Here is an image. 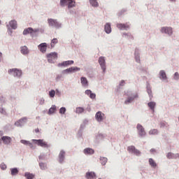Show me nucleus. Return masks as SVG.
<instances>
[{
	"instance_id": "obj_30",
	"label": "nucleus",
	"mask_w": 179,
	"mask_h": 179,
	"mask_svg": "<svg viewBox=\"0 0 179 179\" xmlns=\"http://www.w3.org/2000/svg\"><path fill=\"white\" fill-rule=\"evenodd\" d=\"M11 176H17L19 173V170L17 168L11 169H10Z\"/></svg>"
},
{
	"instance_id": "obj_6",
	"label": "nucleus",
	"mask_w": 179,
	"mask_h": 179,
	"mask_svg": "<svg viewBox=\"0 0 179 179\" xmlns=\"http://www.w3.org/2000/svg\"><path fill=\"white\" fill-rule=\"evenodd\" d=\"M161 32L171 36L173 34V28L171 27H163L161 29Z\"/></svg>"
},
{
	"instance_id": "obj_36",
	"label": "nucleus",
	"mask_w": 179,
	"mask_h": 179,
	"mask_svg": "<svg viewBox=\"0 0 179 179\" xmlns=\"http://www.w3.org/2000/svg\"><path fill=\"white\" fill-rule=\"evenodd\" d=\"M147 93L149 94L150 99L152 100L153 95H152V89L148 88L147 89Z\"/></svg>"
},
{
	"instance_id": "obj_2",
	"label": "nucleus",
	"mask_w": 179,
	"mask_h": 179,
	"mask_svg": "<svg viewBox=\"0 0 179 179\" xmlns=\"http://www.w3.org/2000/svg\"><path fill=\"white\" fill-rule=\"evenodd\" d=\"M47 58L50 64H54V61L58 58V53L54 52L47 55Z\"/></svg>"
},
{
	"instance_id": "obj_27",
	"label": "nucleus",
	"mask_w": 179,
	"mask_h": 179,
	"mask_svg": "<svg viewBox=\"0 0 179 179\" xmlns=\"http://www.w3.org/2000/svg\"><path fill=\"white\" fill-rule=\"evenodd\" d=\"M89 1L92 6H94V8H97V6H99V2H97V0H89Z\"/></svg>"
},
{
	"instance_id": "obj_31",
	"label": "nucleus",
	"mask_w": 179,
	"mask_h": 179,
	"mask_svg": "<svg viewBox=\"0 0 179 179\" xmlns=\"http://www.w3.org/2000/svg\"><path fill=\"white\" fill-rule=\"evenodd\" d=\"M25 177L27 179H33L34 178V175L33 173H30L29 172L25 173Z\"/></svg>"
},
{
	"instance_id": "obj_44",
	"label": "nucleus",
	"mask_w": 179,
	"mask_h": 179,
	"mask_svg": "<svg viewBox=\"0 0 179 179\" xmlns=\"http://www.w3.org/2000/svg\"><path fill=\"white\" fill-rule=\"evenodd\" d=\"M73 72H78V71H80V68L73 66Z\"/></svg>"
},
{
	"instance_id": "obj_29",
	"label": "nucleus",
	"mask_w": 179,
	"mask_h": 179,
	"mask_svg": "<svg viewBox=\"0 0 179 179\" xmlns=\"http://www.w3.org/2000/svg\"><path fill=\"white\" fill-rule=\"evenodd\" d=\"M58 43V39L57 38H53L52 41H51V43H50V47L52 48H54L55 47V44H57Z\"/></svg>"
},
{
	"instance_id": "obj_10",
	"label": "nucleus",
	"mask_w": 179,
	"mask_h": 179,
	"mask_svg": "<svg viewBox=\"0 0 179 179\" xmlns=\"http://www.w3.org/2000/svg\"><path fill=\"white\" fill-rule=\"evenodd\" d=\"M95 117L96 121L101 122V121L104 120V113H103L101 111H99L96 113Z\"/></svg>"
},
{
	"instance_id": "obj_55",
	"label": "nucleus",
	"mask_w": 179,
	"mask_h": 179,
	"mask_svg": "<svg viewBox=\"0 0 179 179\" xmlns=\"http://www.w3.org/2000/svg\"><path fill=\"white\" fill-rule=\"evenodd\" d=\"M171 2H176V0H170Z\"/></svg>"
},
{
	"instance_id": "obj_56",
	"label": "nucleus",
	"mask_w": 179,
	"mask_h": 179,
	"mask_svg": "<svg viewBox=\"0 0 179 179\" xmlns=\"http://www.w3.org/2000/svg\"><path fill=\"white\" fill-rule=\"evenodd\" d=\"M151 152H155V149H151Z\"/></svg>"
},
{
	"instance_id": "obj_54",
	"label": "nucleus",
	"mask_w": 179,
	"mask_h": 179,
	"mask_svg": "<svg viewBox=\"0 0 179 179\" xmlns=\"http://www.w3.org/2000/svg\"><path fill=\"white\" fill-rule=\"evenodd\" d=\"M161 127H164V123H162Z\"/></svg>"
},
{
	"instance_id": "obj_43",
	"label": "nucleus",
	"mask_w": 179,
	"mask_h": 179,
	"mask_svg": "<svg viewBox=\"0 0 179 179\" xmlns=\"http://www.w3.org/2000/svg\"><path fill=\"white\" fill-rule=\"evenodd\" d=\"M66 108L62 107V108H61L60 110H59V113H60V114H64V113H66Z\"/></svg>"
},
{
	"instance_id": "obj_53",
	"label": "nucleus",
	"mask_w": 179,
	"mask_h": 179,
	"mask_svg": "<svg viewBox=\"0 0 179 179\" xmlns=\"http://www.w3.org/2000/svg\"><path fill=\"white\" fill-rule=\"evenodd\" d=\"M0 58H2V52H0Z\"/></svg>"
},
{
	"instance_id": "obj_50",
	"label": "nucleus",
	"mask_w": 179,
	"mask_h": 179,
	"mask_svg": "<svg viewBox=\"0 0 179 179\" xmlns=\"http://www.w3.org/2000/svg\"><path fill=\"white\" fill-rule=\"evenodd\" d=\"M124 83H125V81L122 80V81L120 82V86H124Z\"/></svg>"
},
{
	"instance_id": "obj_16",
	"label": "nucleus",
	"mask_w": 179,
	"mask_h": 179,
	"mask_svg": "<svg viewBox=\"0 0 179 179\" xmlns=\"http://www.w3.org/2000/svg\"><path fill=\"white\" fill-rule=\"evenodd\" d=\"M65 160V151L62 150L59 154V163H62Z\"/></svg>"
},
{
	"instance_id": "obj_26",
	"label": "nucleus",
	"mask_w": 179,
	"mask_h": 179,
	"mask_svg": "<svg viewBox=\"0 0 179 179\" xmlns=\"http://www.w3.org/2000/svg\"><path fill=\"white\" fill-rule=\"evenodd\" d=\"M81 84L83 85V86H88V82H87V79L85 77H82L81 78Z\"/></svg>"
},
{
	"instance_id": "obj_12",
	"label": "nucleus",
	"mask_w": 179,
	"mask_h": 179,
	"mask_svg": "<svg viewBox=\"0 0 179 179\" xmlns=\"http://www.w3.org/2000/svg\"><path fill=\"white\" fill-rule=\"evenodd\" d=\"M117 29H120V30H127V29H129V24H117Z\"/></svg>"
},
{
	"instance_id": "obj_13",
	"label": "nucleus",
	"mask_w": 179,
	"mask_h": 179,
	"mask_svg": "<svg viewBox=\"0 0 179 179\" xmlns=\"http://www.w3.org/2000/svg\"><path fill=\"white\" fill-rule=\"evenodd\" d=\"M38 50L41 51V52H45L47 51V43H42L38 46Z\"/></svg>"
},
{
	"instance_id": "obj_4",
	"label": "nucleus",
	"mask_w": 179,
	"mask_h": 179,
	"mask_svg": "<svg viewBox=\"0 0 179 179\" xmlns=\"http://www.w3.org/2000/svg\"><path fill=\"white\" fill-rule=\"evenodd\" d=\"M48 22L49 26H51V27H56V29H58L61 27V24L59 22H57V20L49 18L48 20Z\"/></svg>"
},
{
	"instance_id": "obj_49",
	"label": "nucleus",
	"mask_w": 179,
	"mask_h": 179,
	"mask_svg": "<svg viewBox=\"0 0 179 179\" xmlns=\"http://www.w3.org/2000/svg\"><path fill=\"white\" fill-rule=\"evenodd\" d=\"M1 111L2 114H6V112L3 110V109H0V112Z\"/></svg>"
},
{
	"instance_id": "obj_45",
	"label": "nucleus",
	"mask_w": 179,
	"mask_h": 179,
	"mask_svg": "<svg viewBox=\"0 0 179 179\" xmlns=\"http://www.w3.org/2000/svg\"><path fill=\"white\" fill-rule=\"evenodd\" d=\"M85 94H87V96H90L92 94V90H87L85 91Z\"/></svg>"
},
{
	"instance_id": "obj_58",
	"label": "nucleus",
	"mask_w": 179,
	"mask_h": 179,
	"mask_svg": "<svg viewBox=\"0 0 179 179\" xmlns=\"http://www.w3.org/2000/svg\"><path fill=\"white\" fill-rule=\"evenodd\" d=\"M0 24H1V21H0Z\"/></svg>"
},
{
	"instance_id": "obj_32",
	"label": "nucleus",
	"mask_w": 179,
	"mask_h": 179,
	"mask_svg": "<svg viewBox=\"0 0 179 179\" xmlns=\"http://www.w3.org/2000/svg\"><path fill=\"white\" fill-rule=\"evenodd\" d=\"M83 111H85V109L82 107H78V108H76V113L77 114H82V113H83Z\"/></svg>"
},
{
	"instance_id": "obj_17",
	"label": "nucleus",
	"mask_w": 179,
	"mask_h": 179,
	"mask_svg": "<svg viewBox=\"0 0 179 179\" xmlns=\"http://www.w3.org/2000/svg\"><path fill=\"white\" fill-rule=\"evenodd\" d=\"M73 60H68L63 62L62 64H59L58 66H68V65H73Z\"/></svg>"
},
{
	"instance_id": "obj_22",
	"label": "nucleus",
	"mask_w": 179,
	"mask_h": 179,
	"mask_svg": "<svg viewBox=\"0 0 179 179\" xmlns=\"http://www.w3.org/2000/svg\"><path fill=\"white\" fill-rule=\"evenodd\" d=\"M57 111V106L55 105L52 106V107L49 109L48 114L51 115V114H54Z\"/></svg>"
},
{
	"instance_id": "obj_9",
	"label": "nucleus",
	"mask_w": 179,
	"mask_h": 179,
	"mask_svg": "<svg viewBox=\"0 0 179 179\" xmlns=\"http://www.w3.org/2000/svg\"><path fill=\"white\" fill-rule=\"evenodd\" d=\"M136 128L138 131V135L141 136H145L146 135V131H145V128H143V125L138 124Z\"/></svg>"
},
{
	"instance_id": "obj_18",
	"label": "nucleus",
	"mask_w": 179,
	"mask_h": 179,
	"mask_svg": "<svg viewBox=\"0 0 179 179\" xmlns=\"http://www.w3.org/2000/svg\"><path fill=\"white\" fill-rule=\"evenodd\" d=\"M86 178L87 179H96V173L94 172H87L86 173Z\"/></svg>"
},
{
	"instance_id": "obj_14",
	"label": "nucleus",
	"mask_w": 179,
	"mask_h": 179,
	"mask_svg": "<svg viewBox=\"0 0 179 179\" xmlns=\"http://www.w3.org/2000/svg\"><path fill=\"white\" fill-rule=\"evenodd\" d=\"M1 141H3L4 145H9L12 142V138L9 136H3Z\"/></svg>"
},
{
	"instance_id": "obj_15",
	"label": "nucleus",
	"mask_w": 179,
	"mask_h": 179,
	"mask_svg": "<svg viewBox=\"0 0 179 179\" xmlns=\"http://www.w3.org/2000/svg\"><path fill=\"white\" fill-rule=\"evenodd\" d=\"M137 97L138 94H136L135 95L129 97L127 100L124 101V104H129V103H132V101H134V100H135V99H136Z\"/></svg>"
},
{
	"instance_id": "obj_24",
	"label": "nucleus",
	"mask_w": 179,
	"mask_h": 179,
	"mask_svg": "<svg viewBox=\"0 0 179 179\" xmlns=\"http://www.w3.org/2000/svg\"><path fill=\"white\" fill-rule=\"evenodd\" d=\"M148 106L152 110V112L155 113V107H156V103L155 102H150V103H148Z\"/></svg>"
},
{
	"instance_id": "obj_8",
	"label": "nucleus",
	"mask_w": 179,
	"mask_h": 179,
	"mask_svg": "<svg viewBox=\"0 0 179 179\" xmlns=\"http://www.w3.org/2000/svg\"><path fill=\"white\" fill-rule=\"evenodd\" d=\"M35 143L38 145V146H41V148H48V144L44 140H34Z\"/></svg>"
},
{
	"instance_id": "obj_48",
	"label": "nucleus",
	"mask_w": 179,
	"mask_h": 179,
	"mask_svg": "<svg viewBox=\"0 0 179 179\" xmlns=\"http://www.w3.org/2000/svg\"><path fill=\"white\" fill-rule=\"evenodd\" d=\"M90 99H96V94L91 93L90 95Z\"/></svg>"
},
{
	"instance_id": "obj_38",
	"label": "nucleus",
	"mask_w": 179,
	"mask_h": 179,
	"mask_svg": "<svg viewBox=\"0 0 179 179\" xmlns=\"http://www.w3.org/2000/svg\"><path fill=\"white\" fill-rule=\"evenodd\" d=\"M49 96L50 97H54L55 96V90H52L50 92H49Z\"/></svg>"
},
{
	"instance_id": "obj_33",
	"label": "nucleus",
	"mask_w": 179,
	"mask_h": 179,
	"mask_svg": "<svg viewBox=\"0 0 179 179\" xmlns=\"http://www.w3.org/2000/svg\"><path fill=\"white\" fill-rule=\"evenodd\" d=\"M107 158L106 157H101L100 158V162H101V164H102V166H106V164L107 163Z\"/></svg>"
},
{
	"instance_id": "obj_57",
	"label": "nucleus",
	"mask_w": 179,
	"mask_h": 179,
	"mask_svg": "<svg viewBox=\"0 0 179 179\" xmlns=\"http://www.w3.org/2000/svg\"><path fill=\"white\" fill-rule=\"evenodd\" d=\"M1 141H0V145H1Z\"/></svg>"
},
{
	"instance_id": "obj_25",
	"label": "nucleus",
	"mask_w": 179,
	"mask_h": 179,
	"mask_svg": "<svg viewBox=\"0 0 179 179\" xmlns=\"http://www.w3.org/2000/svg\"><path fill=\"white\" fill-rule=\"evenodd\" d=\"M159 76H160L161 79H164V80L167 79V76L166 75V72L163 70H162L159 72Z\"/></svg>"
},
{
	"instance_id": "obj_41",
	"label": "nucleus",
	"mask_w": 179,
	"mask_h": 179,
	"mask_svg": "<svg viewBox=\"0 0 179 179\" xmlns=\"http://www.w3.org/2000/svg\"><path fill=\"white\" fill-rule=\"evenodd\" d=\"M39 166H40L41 170H45V164L41 162V163H39Z\"/></svg>"
},
{
	"instance_id": "obj_52",
	"label": "nucleus",
	"mask_w": 179,
	"mask_h": 179,
	"mask_svg": "<svg viewBox=\"0 0 179 179\" xmlns=\"http://www.w3.org/2000/svg\"><path fill=\"white\" fill-rule=\"evenodd\" d=\"M35 132H36V134H38V132H40V129H38V128L36 129H35Z\"/></svg>"
},
{
	"instance_id": "obj_1",
	"label": "nucleus",
	"mask_w": 179,
	"mask_h": 179,
	"mask_svg": "<svg viewBox=\"0 0 179 179\" xmlns=\"http://www.w3.org/2000/svg\"><path fill=\"white\" fill-rule=\"evenodd\" d=\"M60 5L61 6H67L68 9H71V8H74L76 2L75 0H60Z\"/></svg>"
},
{
	"instance_id": "obj_5",
	"label": "nucleus",
	"mask_w": 179,
	"mask_h": 179,
	"mask_svg": "<svg viewBox=\"0 0 179 179\" xmlns=\"http://www.w3.org/2000/svg\"><path fill=\"white\" fill-rule=\"evenodd\" d=\"M127 150L128 152H129V153H134V155H136V156H139L141 155V151L136 149L134 145L129 146L127 148Z\"/></svg>"
},
{
	"instance_id": "obj_47",
	"label": "nucleus",
	"mask_w": 179,
	"mask_h": 179,
	"mask_svg": "<svg viewBox=\"0 0 179 179\" xmlns=\"http://www.w3.org/2000/svg\"><path fill=\"white\" fill-rule=\"evenodd\" d=\"M135 58H136V62H141V59H139V57L138 55H135Z\"/></svg>"
},
{
	"instance_id": "obj_42",
	"label": "nucleus",
	"mask_w": 179,
	"mask_h": 179,
	"mask_svg": "<svg viewBox=\"0 0 179 179\" xmlns=\"http://www.w3.org/2000/svg\"><path fill=\"white\" fill-rule=\"evenodd\" d=\"M173 79H175V80H178L179 79V74L178 72H176L173 76Z\"/></svg>"
},
{
	"instance_id": "obj_11",
	"label": "nucleus",
	"mask_w": 179,
	"mask_h": 179,
	"mask_svg": "<svg viewBox=\"0 0 179 179\" xmlns=\"http://www.w3.org/2000/svg\"><path fill=\"white\" fill-rule=\"evenodd\" d=\"M38 31V29H33L31 27H29L24 30L23 34H33V33H37Z\"/></svg>"
},
{
	"instance_id": "obj_28",
	"label": "nucleus",
	"mask_w": 179,
	"mask_h": 179,
	"mask_svg": "<svg viewBox=\"0 0 179 179\" xmlns=\"http://www.w3.org/2000/svg\"><path fill=\"white\" fill-rule=\"evenodd\" d=\"M149 164L150 166H151V167H157V164H156V162H155V160H153V159L150 158L149 159Z\"/></svg>"
},
{
	"instance_id": "obj_46",
	"label": "nucleus",
	"mask_w": 179,
	"mask_h": 179,
	"mask_svg": "<svg viewBox=\"0 0 179 179\" xmlns=\"http://www.w3.org/2000/svg\"><path fill=\"white\" fill-rule=\"evenodd\" d=\"M1 170H6V165L1 164Z\"/></svg>"
},
{
	"instance_id": "obj_35",
	"label": "nucleus",
	"mask_w": 179,
	"mask_h": 179,
	"mask_svg": "<svg viewBox=\"0 0 179 179\" xmlns=\"http://www.w3.org/2000/svg\"><path fill=\"white\" fill-rule=\"evenodd\" d=\"M168 159H176V155L171 152H169L166 155Z\"/></svg>"
},
{
	"instance_id": "obj_19",
	"label": "nucleus",
	"mask_w": 179,
	"mask_h": 179,
	"mask_svg": "<svg viewBox=\"0 0 179 179\" xmlns=\"http://www.w3.org/2000/svg\"><path fill=\"white\" fill-rule=\"evenodd\" d=\"M83 152L85 155H94V150L92 149V148H85L83 150Z\"/></svg>"
},
{
	"instance_id": "obj_51",
	"label": "nucleus",
	"mask_w": 179,
	"mask_h": 179,
	"mask_svg": "<svg viewBox=\"0 0 179 179\" xmlns=\"http://www.w3.org/2000/svg\"><path fill=\"white\" fill-rule=\"evenodd\" d=\"M62 76H57L56 78V80H58L59 79H61Z\"/></svg>"
},
{
	"instance_id": "obj_3",
	"label": "nucleus",
	"mask_w": 179,
	"mask_h": 179,
	"mask_svg": "<svg viewBox=\"0 0 179 179\" xmlns=\"http://www.w3.org/2000/svg\"><path fill=\"white\" fill-rule=\"evenodd\" d=\"M9 75H13L15 78H20L22 76V70L17 69H10L8 70Z\"/></svg>"
},
{
	"instance_id": "obj_23",
	"label": "nucleus",
	"mask_w": 179,
	"mask_h": 179,
	"mask_svg": "<svg viewBox=\"0 0 179 179\" xmlns=\"http://www.w3.org/2000/svg\"><path fill=\"white\" fill-rule=\"evenodd\" d=\"M21 52L24 55H26L29 54V49L27 48V46H23L21 48Z\"/></svg>"
},
{
	"instance_id": "obj_7",
	"label": "nucleus",
	"mask_w": 179,
	"mask_h": 179,
	"mask_svg": "<svg viewBox=\"0 0 179 179\" xmlns=\"http://www.w3.org/2000/svg\"><path fill=\"white\" fill-rule=\"evenodd\" d=\"M99 64L103 72H106V59L103 57H100L99 58Z\"/></svg>"
},
{
	"instance_id": "obj_21",
	"label": "nucleus",
	"mask_w": 179,
	"mask_h": 179,
	"mask_svg": "<svg viewBox=\"0 0 179 179\" xmlns=\"http://www.w3.org/2000/svg\"><path fill=\"white\" fill-rule=\"evenodd\" d=\"M105 31L107 33V34H110L111 33V25L109 23H107L105 25Z\"/></svg>"
},
{
	"instance_id": "obj_39",
	"label": "nucleus",
	"mask_w": 179,
	"mask_h": 179,
	"mask_svg": "<svg viewBox=\"0 0 179 179\" xmlns=\"http://www.w3.org/2000/svg\"><path fill=\"white\" fill-rule=\"evenodd\" d=\"M64 72H66V73H71L73 72V70L72 67H70V68L64 70Z\"/></svg>"
},
{
	"instance_id": "obj_37",
	"label": "nucleus",
	"mask_w": 179,
	"mask_h": 179,
	"mask_svg": "<svg viewBox=\"0 0 179 179\" xmlns=\"http://www.w3.org/2000/svg\"><path fill=\"white\" fill-rule=\"evenodd\" d=\"M20 143H22L23 145H29V146H31V143H30L26 140H21Z\"/></svg>"
},
{
	"instance_id": "obj_40",
	"label": "nucleus",
	"mask_w": 179,
	"mask_h": 179,
	"mask_svg": "<svg viewBox=\"0 0 179 179\" xmlns=\"http://www.w3.org/2000/svg\"><path fill=\"white\" fill-rule=\"evenodd\" d=\"M27 120V118L23 117L22 119H20L18 122H15V125H17L19 122H23Z\"/></svg>"
},
{
	"instance_id": "obj_34",
	"label": "nucleus",
	"mask_w": 179,
	"mask_h": 179,
	"mask_svg": "<svg viewBox=\"0 0 179 179\" xmlns=\"http://www.w3.org/2000/svg\"><path fill=\"white\" fill-rule=\"evenodd\" d=\"M159 134V131L156 129H151L149 131V135H157Z\"/></svg>"
},
{
	"instance_id": "obj_20",
	"label": "nucleus",
	"mask_w": 179,
	"mask_h": 179,
	"mask_svg": "<svg viewBox=\"0 0 179 179\" xmlns=\"http://www.w3.org/2000/svg\"><path fill=\"white\" fill-rule=\"evenodd\" d=\"M9 24L11 28L14 29V30L17 29V22H16V20L10 21Z\"/></svg>"
}]
</instances>
